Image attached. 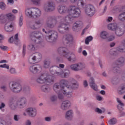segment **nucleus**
<instances>
[{
	"label": "nucleus",
	"instance_id": "1",
	"mask_svg": "<svg viewBox=\"0 0 125 125\" xmlns=\"http://www.w3.org/2000/svg\"><path fill=\"white\" fill-rule=\"evenodd\" d=\"M59 12L61 14H64L66 12L70 13L64 17L62 16L57 17L58 20L61 23L58 27V30L61 34H64V32H67L70 30L69 21H72L73 18H77L81 15V10L75 6H70L68 8L66 6H62L59 8Z\"/></svg>",
	"mask_w": 125,
	"mask_h": 125
},
{
	"label": "nucleus",
	"instance_id": "2",
	"mask_svg": "<svg viewBox=\"0 0 125 125\" xmlns=\"http://www.w3.org/2000/svg\"><path fill=\"white\" fill-rule=\"evenodd\" d=\"M26 103H27V100L25 98H22L19 100L12 98L10 99L9 106L12 110H15L17 107L20 109H23L26 106Z\"/></svg>",
	"mask_w": 125,
	"mask_h": 125
},
{
	"label": "nucleus",
	"instance_id": "3",
	"mask_svg": "<svg viewBox=\"0 0 125 125\" xmlns=\"http://www.w3.org/2000/svg\"><path fill=\"white\" fill-rule=\"evenodd\" d=\"M57 52L61 56L67 58L68 61H72V60H75V59H76L75 54L69 52V50H68V49L66 47H59L57 50Z\"/></svg>",
	"mask_w": 125,
	"mask_h": 125
},
{
	"label": "nucleus",
	"instance_id": "4",
	"mask_svg": "<svg viewBox=\"0 0 125 125\" xmlns=\"http://www.w3.org/2000/svg\"><path fill=\"white\" fill-rule=\"evenodd\" d=\"M69 84V82L66 80H62L59 83H56L54 84L53 89L57 93L63 92L64 89H66V85Z\"/></svg>",
	"mask_w": 125,
	"mask_h": 125
},
{
	"label": "nucleus",
	"instance_id": "5",
	"mask_svg": "<svg viewBox=\"0 0 125 125\" xmlns=\"http://www.w3.org/2000/svg\"><path fill=\"white\" fill-rule=\"evenodd\" d=\"M39 83H51L54 82V77L46 74H42L37 80Z\"/></svg>",
	"mask_w": 125,
	"mask_h": 125
},
{
	"label": "nucleus",
	"instance_id": "6",
	"mask_svg": "<svg viewBox=\"0 0 125 125\" xmlns=\"http://www.w3.org/2000/svg\"><path fill=\"white\" fill-rule=\"evenodd\" d=\"M30 38L32 42H36L38 41L39 43H41V42H43L44 40V36L41 31H35L31 33Z\"/></svg>",
	"mask_w": 125,
	"mask_h": 125
},
{
	"label": "nucleus",
	"instance_id": "7",
	"mask_svg": "<svg viewBox=\"0 0 125 125\" xmlns=\"http://www.w3.org/2000/svg\"><path fill=\"white\" fill-rule=\"evenodd\" d=\"M48 35L49 36L45 37V40L48 42H55L57 40V38H58V34L55 31H49L48 32Z\"/></svg>",
	"mask_w": 125,
	"mask_h": 125
},
{
	"label": "nucleus",
	"instance_id": "8",
	"mask_svg": "<svg viewBox=\"0 0 125 125\" xmlns=\"http://www.w3.org/2000/svg\"><path fill=\"white\" fill-rule=\"evenodd\" d=\"M9 87L13 92L18 93L22 90V86L16 82L12 81L9 83Z\"/></svg>",
	"mask_w": 125,
	"mask_h": 125
},
{
	"label": "nucleus",
	"instance_id": "9",
	"mask_svg": "<svg viewBox=\"0 0 125 125\" xmlns=\"http://www.w3.org/2000/svg\"><path fill=\"white\" fill-rule=\"evenodd\" d=\"M85 68V64L82 62H78L77 63L73 64L70 65V69L75 72L82 71Z\"/></svg>",
	"mask_w": 125,
	"mask_h": 125
},
{
	"label": "nucleus",
	"instance_id": "10",
	"mask_svg": "<svg viewBox=\"0 0 125 125\" xmlns=\"http://www.w3.org/2000/svg\"><path fill=\"white\" fill-rule=\"evenodd\" d=\"M85 13L87 16H93L95 13V8L91 4L86 5L85 8Z\"/></svg>",
	"mask_w": 125,
	"mask_h": 125
},
{
	"label": "nucleus",
	"instance_id": "11",
	"mask_svg": "<svg viewBox=\"0 0 125 125\" xmlns=\"http://www.w3.org/2000/svg\"><path fill=\"white\" fill-rule=\"evenodd\" d=\"M57 69L58 71H60V72L56 71L54 73L55 75H57V76H60L61 78H63V79L70 77V71L68 70H65L63 72V70H62V69H61L59 67H58Z\"/></svg>",
	"mask_w": 125,
	"mask_h": 125
},
{
	"label": "nucleus",
	"instance_id": "12",
	"mask_svg": "<svg viewBox=\"0 0 125 125\" xmlns=\"http://www.w3.org/2000/svg\"><path fill=\"white\" fill-rule=\"evenodd\" d=\"M42 24V21L41 20H37L35 21H30L29 23V28L31 30H38L40 27L39 25Z\"/></svg>",
	"mask_w": 125,
	"mask_h": 125
},
{
	"label": "nucleus",
	"instance_id": "13",
	"mask_svg": "<svg viewBox=\"0 0 125 125\" xmlns=\"http://www.w3.org/2000/svg\"><path fill=\"white\" fill-rule=\"evenodd\" d=\"M124 63H125V58H119V59L116 62V64L117 66H115L113 68V72L114 73H118V72H119V70H120V68L119 67L123 66Z\"/></svg>",
	"mask_w": 125,
	"mask_h": 125
},
{
	"label": "nucleus",
	"instance_id": "14",
	"mask_svg": "<svg viewBox=\"0 0 125 125\" xmlns=\"http://www.w3.org/2000/svg\"><path fill=\"white\" fill-rule=\"evenodd\" d=\"M41 65L39 64H34L29 67V70L31 74H38L41 69Z\"/></svg>",
	"mask_w": 125,
	"mask_h": 125
},
{
	"label": "nucleus",
	"instance_id": "15",
	"mask_svg": "<svg viewBox=\"0 0 125 125\" xmlns=\"http://www.w3.org/2000/svg\"><path fill=\"white\" fill-rule=\"evenodd\" d=\"M71 106V103L69 101H63L61 104V108L63 111H65L66 110H68L69 109V107Z\"/></svg>",
	"mask_w": 125,
	"mask_h": 125
},
{
	"label": "nucleus",
	"instance_id": "16",
	"mask_svg": "<svg viewBox=\"0 0 125 125\" xmlns=\"http://www.w3.org/2000/svg\"><path fill=\"white\" fill-rule=\"evenodd\" d=\"M25 111L29 117H36L37 115V110L36 108H28Z\"/></svg>",
	"mask_w": 125,
	"mask_h": 125
},
{
	"label": "nucleus",
	"instance_id": "17",
	"mask_svg": "<svg viewBox=\"0 0 125 125\" xmlns=\"http://www.w3.org/2000/svg\"><path fill=\"white\" fill-rule=\"evenodd\" d=\"M44 9L47 12L49 11H53L55 9V6L53 2H49L46 6H45Z\"/></svg>",
	"mask_w": 125,
	"mask_h": 125
},
{
	"label": "nucleus",
	"instance_id": "18",
	"mask_svg": "<svg viewBox=\"0 0 125 125\" xmlns=\"http://www.w3.org/2000/svg\"><path fill=\"white\" fill-rule=\"evenodd\" d=\"M5 30L6 32H11L13 30V24L12 22H7L5 25Z\"/></svg>",
	"mask_w": 125,
	"mask_h": 125
},
{
	"label": "nucleus",
	"instance_id": "19",
	"mask_svg": "<svg viewBox=\"0 0 125 125\" xmlns=\"http://www.w3.org/2000/svg\"><path fill=\"white\" fill-rule=\"evenodd\" d=\"M83 26V22L81 21H77L73 25L72 30L76 32L78 30L79 27H81Z\"/></svg>",
	"mask_w": 125,
	"mask_h": 125
},
{
	"label": "nucleus",
	"instance_id": "20",
	"mask_svg": "<svg viewBox=\"0 0 125 125\" xmlns=\"http://www.w3.org/2000/svg\"><path fill=\"white\" fill-rule=\"evenodd\" d=\"M89 85L91 88L94 89L95 91H97V90H98V87L94 83V79L92 78H91L90 79Z\"/></svg>",
	"mask_w": 125,
	"mask_h": 125
},
{
	"label": "nucleus",
	"instance_id": "21",
	"mask_svg": "<svg viewBox=\"0 0 125 125\" xmlns=\"http://www.w3.org/2000/svg\"><path fill=\"white\" fill-rule=\"evenodd\" d=\"M25 14L28 17H33L34 14V9L31 8H26L25 10Z\"/></svg>",
	"mask_w": 125,
	"mask_h": 125
},
{
	"label": "nucleus",
	"instance_id": "22",
	"mask_svg": "<svg viewBox=\"0 0 125 125\" xmlns=\"http://www.w3.org/2000/svg\"><path fill=\"white\" fill-rule=\"evenodd\" d=\"M42 59V54L40 53H37L35 56L32 58V60L34 62H39Z\"/></svg>",
	"mask_w": 125,
	"mask_h": 125
},
{
	"label": "nucleus",
	"instance_id": "23",
	"mask_svg": "<svg viewBox=\"0 0 125 125\" xmlns=\"http://www.w3.org/2000/svg\"><path fill=\"white\" fill-rule=\"evenodd\" d=\"M117 101L119 104L117 105V108L120 111H123L124 110L123 107H125V104L122 102V101L119 98H117Z\"/></svg>",
	"mask_w": 125,
	"mask_h": 125
},
{
	"label": "nucleus",
	"instance_id": "24",
	"mask_svg": "<svg viewBox=\"0 0 125 125\" xmlns=\"http://www.w3.org/2000/svg\"><path fill=\"white\" fill-rule=\"evenodd\" d=\"M46 84H44L41 86V90L43 91V92H48L49 91V87L48 85L50 84V83H45Z\"/></svg>",
	"mask_w": 125,
	"mask_h": 125
},
{
	"label": "nucleus",
	"instance_id": "25",
	"mask_svg": "<svg viewBox=\"0 0 125 125\" xmlns=\"http://www.w3.org/2000/svg\"><path fill=\"white\" fill-rule=\"evenodd\" d=\"M78 86L79 83L76 82V83H72L70 86H69L67 84L66 85V88H67V89H70V90H72L73 89H75V88H78Z\"/></svg>",
	"mask_w": 125,
	"mask_h": 125
},
{
	"label": "nucleus",
	"instance_id": "26",
	"mask_svg": "<svg viewBox=\"0 0 125 125\" xmlns=\"http://www.w3.org/2000/svg\"><path fill=\"white\" fill-rule=\"evenodd\" d=\"M115 34L118 37H121L125 34V30L121 28L117 27L115 30Z\"/></svg>",
	"mask_w": 125,
	"mask_h": 125
},
{
	"label": "nucleus",
	"instance_id": "27",
	"mask_svg": "<svg viewBox=\"0 0 125 125\" xmlns=\"http://www.w3.org/2000/svg\"><path fill=\"white\" fill-rule=\"evenodd\" d=\"M41 14H42V13L41 12V10H40L39 9H34L33 18H37L38 17H40V16H41Z\"/></svg>",
	"mask_w": 125,
	"mask_h": 125
},
{
	"label": "nucleus",
	"instance_id": "28",
	"mask_svg": "<svg viewBox=\"0 0 125 125\" xmlns=\"http://www.w3.org/2000/svg\"><path fill=\"white\" fill-rule=\"evenodd\" d=\"M107 28L108 30H111V31H115V30L118 28V25L117 23H110L108 25Z\"/></svg>",
	"mask_w": 125,
	"mask_h": 125
},
{
	"label": "nucleus",
	"instance_id": "29",
	"mask_svg": "<svg viewBox=\"0 0 125 125\" xmlns=\"http://www.w3.org/2000/svg\"><path fill=\"white\" fill-rule=\"evenodd\" d=\"M69 90H71V89L65 88L63 89V91L62 92V93L63 94H64V95L66 96V97L68 98L72 97V94H73V93L72 92H69Z\"/></svg>",
	"mask_w": 125,
	"mask_h": 125
},
{
	"label": "nucleus",
	"instance_id": "30",
	"mask_svg": "<svg viewBox=\"0 0 125 125\" xmlns=\"http://www.w3.org/2000/svg\"><path fill=\"white\" fill-rule=\"evenodd\" d=\"M101 38L104 40H107L109 37V33L107 31H103L101 33Z\"/></svg>",
	"mask_w": 125,
	"mask_h": 125
},
{
	"label": "nucleus",
	"instance_id": "31",
	"mask_svg": "<svg viewBox=\"0 0 125 125\" xmlns=\"http://www.w3.org/2000/svg\"><path fill=\"white\" fill-rule=\"evenodd\" d=\"M64 39L65 40V42L68 43V42H70L73 41V36L70 34H67L64 36Z\"/></svg>",
	"mask_w": 125,
	"mask_h": 125
},
{
	"label": "nucleus",
	"instance_id": "32",
	"mask_svg": "<svg viewBox=\"0 0 125 125\" xmlns=\"http://www.w3.org/2000/svg\"><path fill=\"white\" fill-rule=\"evenodd\" d=\"M6 16L10 21H14L16 19L15 16L11 13L6 14Z\"/></svg>",
	"mask_w": 125,
	"mask_h": 125
},
{
	"label": "nucleus",
	"instance_id": "33",
	"mask_svg": "<svg viewBox=\"0 0 125 125\" xmlns=\"http://www.w3.org/2000/svg\"><path fill=\"white\" fill-rule=\"evenodd\" d=\"M47 26L49 28H54L55 26V24L53 23V21L51 20V19H50L47 23Z\"/></svg>",
	"mask_w": 125,
	"mask_h": 125
},
{
	"label": "nucleus",
	"instance_id": "34",
	"mask_svg": "<svg viewBox=\"0 0 125 125\" xmlns=\"http://www.w3.org/2000/svg\"><path fill=\"white\" fill-rule=\"evenodd\" d=\"M31 2H32L35 5L40 6L42 4V0H30Z\"/></svg>",
	"mask_w": 125,
	"mask_h": 125
},
{
	"label": "nucleus",
	"instance_id": "35",
	"mask_svg": "<svg viewBox=\"0 0 125 125\" xmlns=\"http://www.w3.org/2000/svg\"><path fill=\"white\" fill-rule=\"evenodd\" d=\"M118 19L120 21L125 22V12L120 14L118 16Z\"/></svg>",
	"mask_w": 125,
	"mask_h": 125
},
{
	"label": "nucleus",
	"instance_id": "36",
	"mask_svg": "<svg viewBox=\"0 0 125 125\" xmlns=\"http://www.w3.org/2000/svg\"><path fill=\"white\" fill-rule=\"evenodd\" d=\"M43 67L45 68H49L50 67V62L46 60L44 61Z\"/></svg>",
	"mask_w": 125,
	"mask_h": 125
},
{
	"label": "nucleus",
	"instance_id": "37",
	"mask_svg": "<svg viewBox=\"0 0 125 125\" xmlns=\"http://www.w3.org/2000/svg\"><path fill=\"white\" fill-rule=\"evenodd\" d=\"M28 49H29V50H32L34 51V50H36V49H37V46H35V44H30L28 45Z\"/></svg>",
	"mask_w": 125,
	"mask_h": 125
},
{
	"label": "nucleus",
	"instance_id": "38",
	"mask_svg": "<svg viewBox=\"0 0 125 125\" xmlns=\"http://www.w3.org/2000/svg\"><path fill=\"white\" fill-rule=\"evenodd\" d=\"M93 40V38L92 36L87 37L85 40V43L86 44H89V42Z\"/></svg>",
	"mask_w": 125,
	"mask_h": 125
},
{
	"label": "nucleus",
	"instance_id": "39",
	"mask_svg": "<svg viewBox=\"0 0 125 125\" xmlns=\"http://www.w3.org/2000/svg\"><path fill=\"white\" fill-rule=\"evenodd\" d=\"M73 116V111L69 110L66 113L65 118L66 119H69V118H71Z\"/></svg>",
	"mask_w": 125,
	"mask_h": 125
},
{
	"label": "nucleus",
	"instance_id": "40",
	"mask_svg": "<svg viewBox=\"0 0 125 125\" xmlns=\"http://www.w3.org/2000/svg\"><path fill=\"white\" fill-rule=\"evenodd\" d=\"M108 124L110 125H114L117 124V119L115 118H112L108 121Z\"/></svg>",
	"mask_w": 125,
	"mask_h": 125
},
{
	"label": "nucleus",
	"instance_id": "41",
	"mask_svg": "<svg viewBox=\"0 0 125 125\" xmlns=\"http://www.w3.org/2000/svg\"><path fill=\"white\" fill-rule=\"evenodd\" d=\"M125 86L121 87L118 91V93L119 94H123V93H125Z\"/></svg>",
	"mask_w": 125,
	"mask_h": 125
},
{
	"label": "nucleus",
	"instance_id": "42",
	"mask_svg": "<svg viewBox=\"0 0 125 125\" xmlns=\"http://www.w3.org/2000/svg\"><path fill=\"white\" fill-rule=\"evenodd\" d=\"M0 8L2 10H4L6 8V5L3 2H0Z\"/></svg>",
	"mask_w": 125,
	"mask_h": 125
},
{
	"label": "nucleus",
	"instance_id": "43",
	"mask_svg": "<svg viewBox=\"0 0 125 125\" xmlns=\"http://www.w3.org/2000/svg\"><path fill=\"white\" fill-rule=\"evenodd\" d=\"M107 42H112V41H114L115 40V36L111 35V36H109L108 38L106 39Z\"/></svg>",
	"mask_w": 125,
	"mask_h": 125
},
{
	"label": "nucleus",
	"instance_id": "44",
	"mask_svg": "<svg viewBox=\"0 0 125 125\" xmlns=\"http://www.w3.org/2000/svg\"><path fill=\"white\" fill-rule=\"evenodd\" d=\"M19 24L20 27H21L23 25V17H20Z\"/></svg>",
	"mask_w": 125,
	"mask_h": 125
},
{
	"label": "nucleus",
	"instance_id": "45",
	"mask_svg": "<svg viewBox=\"0 0 125 125\" xmlns=\"http://www.w3.org/2000/svg\"><path fill=\"white\" fill-rule=\"evenodd\" d=\"M78 3L83 6L85 4V0H79Z\"/></svg>",
	"mask_w": 125,
	"mask_h": 125
},
{
	"label": "nucleus",
	"instance_id": "46",
	"mask_svg": "<svg viewBox=\"0 0 125 125\" xmlns=\"http://www.w3.org/2000/svg\"><path fill=\"white\" fill-rule=\"evenodd\" d=\"M14 120L16 122H18V121H19V120H20V116L17 115H15L14 116Z\"/></svg>",
	"mask_w": 125,
	"mask_h": 125
},
{
	"label": "nucleus",
	"instance_id": "47",
	"mask_svg": "<svg viewBox=\"0 0 125 125\" xmlns=\"http://www.w3.org/2000/svg\"><path fill=\"white\" fill-rule=\"evenodd\" d=\"M0 68H5L6 69H9V66L6 64V63H4L2 65H0Z\"/></svg>",
	"mask_w": 125,
	"mask_h": 125
},
{
	"label": "nucleus",
	"instance_id": "48",
	"mask_svg": "<svg viewBox=\"0 0 125 125\" xmlns=\"http://www.w3.org/2000/svg\"><path fill=\"white\" fill-rule=\"evenodd\" d=\"M9 72L10 73V74H16V70H15V68H10Z\"/></svg>",
	"mask_w": 125,
	"mask_h": 125
},
{
	"label": "nucleus",
	"instance_id": "49",
	"mask_svg": "<svg viewBox=\"0 0 125 125\" xmlns=\"http://www.w3.org/2000/svg\"><path fill=\"white\" fill-rule=\"evenodd\" d=\"M95 112H97V113H98L99 114H102V112H104L105 110H102L101 109H99V108H97L95 110Z\"/></svg>",
	"mask_w": 125,
	"mask_h": 125
},
{
	"label": "nucleus",
	"instance_id": "50",
	"mask_svg": "<svg viewBox=\"0 0 125 125\" xmlns=\"http://www.w3.org/2000/svg\"><path fill=\"white\" fill-rule=\"evenodd\" d=\"M58 93H59L58 97L59 99H63L64 98V96H63L62 94H60V93H63L62 92H59Z\"/></svg>",
	"mask_w": 125,
	"mask_h": 125
},
{
	"label": "nucleus",
	"instance_id": "51",
	"mask_svg": "<svg viewBox=\"0 0 125 125\" xmlns=\"http://www.w3.org/2000/svg\"><path fill=\"white\" fill-rule=\"evenodd\" d=\"M44 120L46 122H50V121H51V117H45Z\"/></svg>",
	"mask_w": 125,
	"mask_h": 125
},
{
	"label": "nucleus",
	"instance_id": "52",
	"mask_svg": "<svg viewBox=\"0 0 125 125\" xmlns=\"http://www.w3.org/2000/svg\"><path fill=\"white\" fill-rule=\"evenodd\" d=\"M57 99V97L56 96H52L51 97V100L52 101H55Z\"/></svg>",
	"mask_w": 125,
	"mask_h": 125
},
{
	"label": "nucleus",
	"instance_id": "53",
	"mask_svg": "<svg viewBox=\"0 0 125 125\" xmlns=\"http://www.w3.org/2000/svg\"><path fill=\"white\" fill-rule=\"evenodd\" d=\"M117 51H118L119 52H125V49L119 48L117 49Z\"/></svg>",
	"mask_w": 125,
	"mask_h": 125
},
{
	"label": "nucleus",
	"instance_id": "54",
	"mask_svg": "<svg viewBox=\"0 0 125 125\" xmlns=\"http://www.w3.org/2000/svg\"><path fill=\"white\" fill-rule=\"evenodd\" d=\"M0 48H1L2 50H6V49H7V47L5 46L1 45L0 46Z\"/></svg>",
	"mask_w": 125,
	"mask_h": 125
},
{
	"label": "nucleus",
	"instance_id": "55",
	"mask_svg": "<svg viewBox=\"0 0 125 125\" xmlns=\"http://www.w3.org/2000/svg\"><path fill=\"white\" fill-rule=\"evenodd\" d=\"M26 44H23V51H22V53L23 54H25V52H26Z\"/></svg>",
	"mask_w": 125,
	"mask_h": 125
},
{
	"label": "nucleus",
	"instance_id": "56",
	"mask_svg": "<svg viewBox=\"0 0 125 125\" xmlns=\"http://www.w3.org/2000/svg\"><path fill=\"white\" fill-rule=\"evenodd\" d=\"M4 98V95L2 92H0V99H3Z\"/></svg>",
	"mask_w": 125,
	"mask_h": 125
},
{
	"label": "nucleus",
	"instance_id": "57",
	"mask_svg": "<svg viewBox=\"0 0 125 125\" xmlns=\"http://www.w3.org/2000/svg\"><path fill=\"white\" fill-rule=\"evenodd\" d=\"M5 107V104L3 103H1V105H0V110L2 109V108H4Z\"/></svg>",
	"mask_w": 125,
	"mask_h": 125
},
{
	"label": "nucleus",
	"instance_id": "58",
	"mask_svg": "<svg viewBox=\"0 0 125 125\" xmlns=\"http://www.w3.org/2000/svg\"><path fill=\"white\" fill-rule=\"evenodd\" d=\"M0 88L3 90V91H5L6 90V87L5 85L1 86Z\"/></svg>",
	"mask_w": 125,
	"mask_h": 125
},
{
	"label": "nucleus",
	"instance_id": "59",
	"mask_svg": "<svg viewBox=\"0 0 125 125\" xmlns=\"http://www.w3.org/2000/svg\"><path fill=\"white\" fill-rule=\"evenodd\" d=\"M0 125H4V120L2 119H0Z\"/></svg>",
	"mask_w": 125,
	"mask_h": 125
},
{
	"label": "nucleus",
	"instance_id": "60",
	"mask_svg": "<svg viewBox=\"0 0 125 125\" xmlns=\"http://www.w3.org/2000/svg\"><path fill=\"white\" fill-rule=\"evenodd\" d=\"M97 100H98L99 101H101V100H102V97L100 96H97Z\"/></svg>",
	"mask_w": 125,
	"mask_h": 125
},
{
	"label": "nucleus",
	"instance_id": "61",
	"mask_svg": "<svg viewBox=\"0 0 125 125\" xmlns=\"http://www.w3.org/2000/svg\"><path fill=\"white\" fill-rule=\"evenodd\" d=\"M83 85L85 87H86V86H87L88 84H87V82L86 81H84L83 82Z\"/></svg>",
	"mask_w": 125,
	"mask_h": 125
},
{
	"label": "nucleus",
	"instance_id": "62",
	"mask_svg": "<svg viewBox=\"0 0 125 125\" xmlns=\"http://www.w3.org/2000/svg\"><path fill=\"white\" fill-rule=\"evenodd\" d=\"M9 42H10L11 43L13 42V37H11L9 39Z\"/></svg>",
	"mask_w": 125,
	"mask_h": 125
},
{
	"label": "nucleus",
	"instance_id": "63",
	"mask_svg": "<svg viewBox=\"0 0 125 125\" xmlns=\"http://www.w3.org/2000/svg\"><path fill=\"white\" fill-rule=\"evenodd\" d=\"M25 125H31V121H30V120H27L26 122Z\"/></svg>",
	"mask_w": 125,
	"mask_h": 125
},
{
	"label": "nucleus",
	"instance_id": "64",
	"mask_svg": "<svg viewBox=\"0 0 125 125\" xmlns=\"http://www.w3.org/2000/svg\"><path fill=\"white\" fill-rule=\"evenodd\" d=\"M30 89L29 87H26L25 88L23 89V90L24 91H29Z\"/></svg>",
	"mask_w": 125,
	"mask_h": 125
}]
</instances>
